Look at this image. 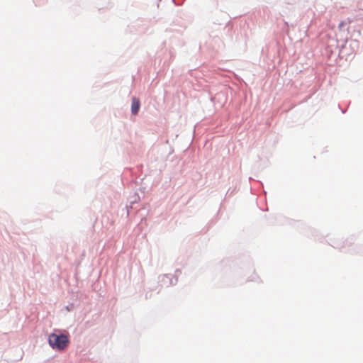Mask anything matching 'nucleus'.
Instances as JSON below:
<instances>
[{
  "mask_svg": "<svg viewBox=\"0 0 363 363\" xmlns=\"http://www.w3.org/2000/svg\"><path fill=\"white\" fill-rule=\"evenodd\" d=\"M49 344L55 350H64L69 344V339L65 335H57L52 333L49 336Z\"/></svg>",
  "mask_w": 363,
  "mask_h": 363,
  "instance_id": "f257e3e1",
  "label": "nucleus"
},
{
  "mask_svg": "<svg viewBox=\"0 0 363 363\" xmlns=\"http://www.w3.org/2000/svg\"><path fill=\"white\" fill-rule=\"evenodd\" d=\"M140 101L138 99L133 97L132 99L131 111L132 113H137L140 109Z\"/></svg>",
  "mask_w": 363,
  "mask_h": 363,
  "instance_id": "f03ea898",
  "label": "nucleus"
},
{
  "mask_svg": "<svg viewBox=\"0 0 363 363\" xmlns=\"http://www.w3.org/2000/svg\"><path fill=\"white\" fill-rule=\"evenodd\" d=\"M345 24V23L344 21H341L338 25L339 29L341 30L344 27Z\"/></svg>",
  "mask_w": 363,
  "mask_h": 363,
  "instance_id": "7ed1b4c3",
  "label": "nucleus"
}]
</instances>
